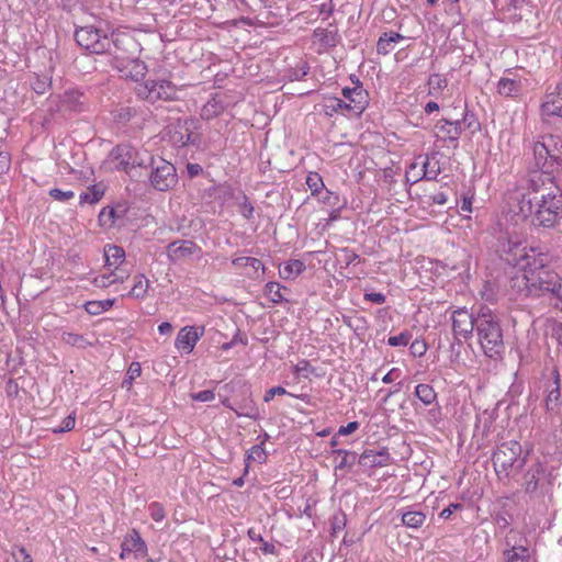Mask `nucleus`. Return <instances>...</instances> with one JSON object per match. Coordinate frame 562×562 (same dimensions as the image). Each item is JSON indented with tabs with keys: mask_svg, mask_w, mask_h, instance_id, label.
Segmentation results:
<instances>
[{
	"mask_svg": "<svg viewBox=\"0 0 562 562\" xmlns=\"http://www.w3.org/2000/svg\"><path fill=\"white\" fill-rule=\"evenodd\" d=\"M531 259L521 265L527 294L541 296L551 294L561 302L562 310V278L550 268L552 256L543 247H530Z\"/></svg>",
	"mask_w": 562,
	"mask_h": 562,
	"instance_id": "obj_1",
	"label": "nucleus"
},
{
	"mask_svg": "<svg viewBox=\"0 0 562 562\" xmlns=\"http://www.w3.org/2000/svg\"><path fill=\"white\" fill-rule=\"evenodd\" d=\"M531 186L538 193L533 222L543 227H553L562 213V193L554 182L546 184L541 177L531 178Z\"/></svg>",
	"mask_w": 562,
	"mask_h": 562,
	"instance_id": "obj_2",
	"label": "nucleus"
},
{
	"mask_svg": "<svg viewBox=\"0 0 562 562\" xmlns=\"http://www.w3.org/2000/svg\"><path fill=\"white\" fill-rule=\"evenodd\" d=\"M475 325L484 353L490 358L499 357L505 350V345L498 317L491 310L482 307L476 314Z\"/></svg>",
	"mask_w": 562,
	"mask_h": 562,
	"instance_id": "obj_3",
	"label": "nucleus"
},
{
	"mask_svg": "<svg viewBox=\"0 0 562 562\" xmlns=\"http://www.w3.org/2000/svg\"><path fill=\"white\" fill-rule=\"evenodd\" d=\"M528 451L522 454V447L517 440L497 445L492 462L497 474L509 475L510 471H520L527 462Z\"/></svg>",
	"mask_w": 562,
	"mask_h": 562,
	"instance_id": "obj_4",
	"label": "nucleus"
},
{
	"mask_svg": "<svg viewBox=\"0 0 562 562\" xmlns=\"http://www.w3.org/2000/svg\"><path fill=\"white\" fill-rule=\"evenodd\" d=\"M196 130L198 121L195 119H178L175 123L168 126L169 140L178 148L191 146L199 149L202 137Z\"/></svg>",
	"mask_w": 562,
	"mask_h": 562,
	"instance_id": "obj_5",
	"label": "nucleus"
},
{
	"mask_svg": "<svg viewBox=\"0 0 562 562\" xmlns=\"http://www.w3.org/2000/svg\"><path fill=\"white\" fill-rule=\"evenodd\" d=\"M74 37L76 43L90 54H105L112 45L108 34L92 25L77 26Z\"/></svg>",
	"mask_w": 562,
	"mask_h": 562,
	"instance_id": "obj_6",
	"label": "nucleus"
},
{
	"mask_svg": "<svg viewBox=\"0 0 562 562\" xmlns=\"http://www.w3.org/2000/svg\"><path fill=\"white\" fill-rule=\"evenodd\" d=\"M138 98L155 103L178 100V87L169 80H146L135 89Z\"/></svg>",
	"mask_w": 562,
	"mask_h": 562,
	"instance_id": "obj_7",
	"label": "nucleus"
},
{
	"mask_svg": "<svg viewBox=\"0 0 562 562\" xmlns=\"http://www.w3.org/2000/svg\"><path fill=\"white\" fill-rule=\"evenodd\" d=\"M147 168L150 167L149 181L151 187L157 191H168L178 182L176 167L169 161L158 157L157 159L149 156Z\"/></svg>",
	"mask_w": 562,
	"mask_h": 562,
	"instance_id": "obj_8",
	"label": "nucleus"
},
{
	"mask_svg": "<svg viewBox=\"0 0 562 562\" xmlns=\"http://www.w3.org/2000/svg\"><path fill=\"white\" fill-rule=\"evenodd\" d=\"M496 252L501 260L512 267H519L520 269L521 265L527 263L531 259L530 249L527 250L526 247L521 246L518 238H514L509 235L498 237Z\"/></svg>",
	"mask_w": 562,
	"mask_h": 562,
	"instance_id": "obj_9",
	"label": "nucleus"
},
{
	"mask_svg": "<svg viewBox=\"0 0 562 562\" xmlns=\"http://www.w3.org/2000/svg\"><path fill=\"white\" fill-rule=\"evenodd\" d=\"M110 41L112 45L105 54L111 56L110 65L115 69L139 53L138 43L128 34H112Z\"/></svg>",
	"mask_w": 562,
	"mask_h": 562,
	"instance_id": "obj_10",
	"label": "nucleus"
},
{
	"mask_svg": "<svg viewBox=\"0 0 562 562\" xmlns=\"http://www.w3.org/2000/svg\"><path fill=\"white\" fill-rule=\"evenodd\" d=\"M111 157L117 161L116 169L125 171L130 177L134 176L132 171L136 167L147 168L139 150L127 143L116 145L111 151Z\"/></svg>",
	"mask_w": 562,
	"mask_h": 562,
	"instance_id": "obj_11",
	"label": "nucleus"
},
{
	"mask_svg": "<svg viewBox=\"0 0 562 562\" xmlns=\"http://www.w3.org/2000/svg\"><path fill=\"white\" fill-rule=\"evenodd\" d=\"M536 188L531 186V178L528 181L527 192H516L514 196L510 198L512 211L516 214L520 215L522 218H527L530 215L535 216L536 203L538 200V193H536Z\"/></svg>",
	"mask_w": 562,
	"mask_h": 562,
	"instance_id": "obj_12",
	"label": "nucleus"
},
{
	"mask_svg": "<svg viewBox=\"0 0 562 562\" xmlns=\"http://www.w3.org/2000/svg\"><path fill=\"white\" fill-rule=\"evenodd\" d=\"M560 172H562V140L555 138L541 172L533 173L531 178L541 177L546 180V184H549V182H554V175Z\"/></svg>",
	"mask_w": 562,
	"mask_h": 562,
	"instance_id": "obj_13",
	"label": "nucleus"
},
{
	"mask_svg": "<svg viewBox=\"0 0 562 562\" xmlns=\"http://www.w3.org/2000/svg\"><path fill=\"white\" fill-rule=\"evenodd\" d=\"M476 315L465 308H459L452 314V331L457 339H469L476 329Z\"/></svg>",
	"mask_w": 562,
	"mask_h": 562,
	"instance_id": "obj_14",
	"label": "nucleus"
},
{
	"mask_svg": "<svg viewBox=\"0 0 562 562\" xmlns=\"http://www.w3.org/2000/svg\"><path fill=\"white\" fill-rule=\"evenodd\" d=\"M342 95L352 103V110L357 114H361L369 104V93L363 89L362 82L357 79L356 86L342 89Z\"/></svg>",
	"mask_w": 562,
	"mask_h": 562,
	"instance_id": "obj_15",
	"label": "nucleus"
},
{
	"mask_svg": "<svg viewBox=\"0 0 562 562\" xmlns=\"http://www.w3.org/2000/svg\"><path fill=\"white\" fill-rule=\"evenodd\" d=\"M548 475V467L544 463L537 461L531 464L524 475L522 486L525 492L529 494L536 492L540 482L546 480Z\"/></svg>",
	"mask_w": 562,
	"mask_h": 562,
	"instance_id": "obj_16",
	"label": "nucleus"
},
{
	"mask_svg": "<svg viewBox=\"0 0 562 562\" xmlns=\"http://www.w3.org/2000/svg\"><path fill=\"white\" fill-rule=\"evenodd\" d=\"M121 78L131 79L135 82L143 80L147 74V65L138 56L128 59L123 66L116 68Z\"/></svg>",
	"mask_w": 562,
	"mask_h": 562,
	"instance_id": "obj_17",
	"label": "nucleus"
},
{
	"mask_svg": "<svg viewBox=\"0 0 562 562\" xmlns=\"http://www.w3.org/2000/svg\"><path fill=\"white\" fill-rule=\"evenodd\" d=\"M553 386L549 390L546 397L547 411L551 414L562 416V393L560 385V374L557 368L552 371Z\"/></svg>",
	"mask_w": 562,
	"mask_h": 562,
	"instance_id": "obj_18",
	"label": "nucleus"
},
{
	"mask_svg": "<svg viewBox=\"0 0 562 562\" xmlns=\"http://www.w3.org/2000/svg\"><path fill=\"white\" fill-rule=\"evenodd\" d=\"M241 394L243 397L239 401H235L234 412L236 415L248 417L254 420L259 419L260 413L255 401L252 400L250 389L246 387Z\"/></svg>",
	"mask_w": 562,
	"mask_h": 562,
	"instance_id": "obj_19",
	"label": "nucleus"
},
{
	"mask_svg": "<svg viewBox=\"0 0 562 562\" xmlns=\"http://www.w3.org/2000/svg\"><path fill=\"white\" fill-rule=\"evenodd\" d=\"M203 333H204L203 327L201 328V331L199 333L198 328L186 326L179 330L175 345L179 350L190 353L193 350V348L195 347L196 341L203 335Z\"/></svg>",
	"mask_w": 562,
	"mask_h": 562,
	"instance_id": "obj_20",
	"label": "nucleus"
},
{
	"mask_svg": "<svg viewBox=\"0 0 562 562\" xmlns=\"http://www.w3.org/2000/svg\"><path fill=\"white\" fill-rule=\"evenodd\" d=\"M541 112L544 115L562 117V82L555 86L554 91L547 93Z\"/></svg>",
	"mask_w": 562,
	"mask_h": 562,
	"instance_id": "obj_21",
	"label": "nucleus"
},
{
	"mask_svg": "<svg viewBox=\"0 0 562 562\" xmlns=\"http://www.w3.org/2000/svg\"><path fill=\"white\" fill-rule=\"evenodd\" d=\"M88 98L78 90H68L61 99V108L66 111L80 113L87 110Z\"/></svg>",
	"mask_w": 562,
	"mask_h": 562,
	"instance_id": "obj_22",
	"label": "nucleus"
},
{
	"mask_svg": "<svg viewBox=\"0 0 562 562\" xmlns=\"http://www.w3.org/2000/svg\"><path fill=\"white\" fill-rule=\"evenodd\" d=\"M168 254L171 258H186L201 252V248L192 240L182 239L171 241L168 246Z\"/></svg>",
	"mask_w": 562,
	"mask_h": 562,
	"instance_id": "obj_23",
	"label": "nucleus"
},
{
	"mask_svg": "<svg viewBox=\"0 0 562 562\" xmlns=\"http://www.w3.org/2000/svg\"><path fill=\"white\" fill-rule=\"evenodd\" d=\"M389 460L390 453L386 448L380 451L364 450L359 457V464L368 468L385 467Z\"/></svg>",
	"mask_w": 562,
	"mask_h": 562,
	"instance_id": "obj_24",
	"label": "nucleus"
},
{
	"mask_svg": "<svg viewBox=\"0 0 562 562\" xmlns=\"http://www.w3.org/2000/svg\"><path fill=\"white\" fill-rule=\"evenodd\" d=\"M313 37L318 40V42L326 47H335L340 40L335 22L329 23L327 29H315L313 32Z\"/></svg>",
	"mask_w": 562,
	"mask_h": 562,
	"instance_id": "obj_25",
	"label": "nucleus"
},
{
	"mask_svg": "<svg viewBox=\"0 0 562 562\" xmlns=\"http://www.w3.org/2000/svg\"><path fill=\"white\" fill-rule=\"evenodd\" d=\"M436 128L439 133H442L446 136V139L449 142L458 143L460 135L462 134L463 127L461 126V121H451L447 119H442L436 124Z\"/></svg>",
	"mask_w": 562,
	"mask_h": 562,
	"instance_id": "obj_26",
	"label": "nucleus"
},
{
	"mask_svg": "<svg viewBox=\"0 0 562 562\" xmlns=\"http://www.w3.org/2000/svg\"><path fill=\"white\" fill-rule=\"evenodd\" d=\"M121 548L123 549V552L127 553L140 552L146 550V543L142 539L139 532L136 529H133L124 537Z\"/></svg>",
	"mask_w": 562,
	"mask_h": 562,
	"instance_id": "obj_27",
	"label": "nucleus"
},
{
	"mask_svg": "<svg viewBox=\"0 0 562 562\" xmlns=\"http://www.w3.org/2000/svg\"><path fill=\"white\" fill-rule=\"evenodd\" d=\"M555 143L553 136L548 137L544 142H537L533 145V156L537 168L541 171L546 160L548 159L549 151L551 150L552 144Z\"/></svg>",
	"mask_w": 562,
	"mask_h": 562,
	"instance_id": "obj_28",
	"label": "nucleus"
},
{
	"mask_svg": "<svg viewBox=\"0 0 562 562\" xmlns=\"http://www.w3.org/2000/svg\"><path fill=\"white\" fill-rule=\"evenodd\" d=\"M402 40H404V36L397 32L391 31V32L383 33L376 43L378 54H381V55L389 54L393 49L392 44H395Z\"/></svg>",
	"mask_w": 562,
	"mask_h": 562,
	"instance_id": "obj_29",
	"label": "nucleus"
},
{
	"mask_svg": "<svg viewBox=\"0 0 562 562\" xmlns=\"http://www.w3.org/2000/svg\"><path fill=\"white\" fill-rule=\"evenodd\" d=\"M505 562H529L530 552L526 546L513 544L504 551Z\"/></svg>",
	"mask_w": 562,
	"mask_h": 562,
	"instance_id": "obj_30",
	"label": "nucleus"
},
{
	"mask_svg": "<svg viewBox=\"0 0 562 562\" xmlns=\"http://www.w3.org/2000/svg\"><path fill=\"white\" fill-rule=\"evenodd\" d=\"M121 206L116 207H103L99 214V222L101 226H114L117 220L122 218L126 212L125 209L120 210Z\"/></svg>",
	"mask_w": 562,
	"mask_h": 562,
	"instance_id": "obj_31",
	"label": "nucleus"
},
{
	"mask_svg": "<svg viewBox=\"0 0 562 562\" xmlns=\"http://www.w3.org/2000/svg\"><path fill=\"white\" fill-rule=\"evenodd\" d=\"M105 265L117 268L125 259V251L121 246L106 245L104 247Z\"/></svg>",
	"mask_w": 562,
	"mask_h": 562,
	"instance_id": "obj_32",
	"label": "nucleus"
},
{
	"mask_svg": "<svg viewBox=\"0 0 562 562\" xmlns=\"http://www.w3.org/2000/svg\"><path fill=\"white\" fill-rule=\"evenodd\" d=\"M521 91L519 80L512 78H501L497 85V92L503 97H517Z\"/></svg>",
	"mask_w": 562,
	"mask_h": 562,
	"instance_id": "obj_33",
	"label": "nucleus"
},
{
	"mask_svg": "<svg viewBox=\"0 0 562 562\" xmlns=\"http://www.w3.org/2000/svg\"><path fill=\"white\" fill-rule=\"evenodd\" d=\"M306 266L303 261L299 259H290L283 263V269L280 270L281 278L289 280L294 279L304 272Z\"/></svg>",
	"mask_w": 562,
	"mask_h": 562,
	"instance_id": "obj_34",
	"label": "nucleus"
},
{
	"mask_svg": "<svg viewBox=\"0 0 562 562\" xmlns=\"http://www.w3.org/2000/svg\"><path fill=\"white\" fill-rule=\"evenodd\" d=\"M224 110L225 106L222 100L217 98H212L203 105L201 110V117L203 120L210 121L221 115L224 112Z\"/></svg>",
	"mask_w": 562,
	"mask_h": 562,
	"instance_id": "obj_35",
	"label": "nucleus"
},
{
	"mask_svg": "<svg viewBox=\"0 0 562 562\" xmlns=\"http://www.w3.org/2000/svg\"><path fill=\"white\" fill-rule=\"evenodd\" d=\"M414 395L425 405L429 406L437 403V393L434 387L426 383H420L415 386Z\"/></svg>",
	"mask_w": 562,
	"mask_h": 562,
	"instance_id": "obj_36",
	"label": "nucleus"
},
{
	"mask_svg": "<svg viewBox=\"0 0 562 562\" xmlns=\"http://www.w3.org/2000/svg\"><path fill=\"white\" fill-rule=\"evenodd\" d=\"M426 521V514L420 510H407L402 514V522L407 528L418 529Z\"/></svg>",
	"mask_w": 562,
	"mask_h": 562,
	"instance_id": "obj_37",
	"label": "nucleus"
},
{
	"mask_svg": "<svg viewBox=\"0 0 562 562\" xmlns=\"http://www.w3.org/2000/svg\"><path fill=\"white\" fill-rule=\"evenodd\" d=\"M333 453L342 456L340 462L336 465V470H350L357 462L359 463L360 456L355 451L334 449Z\"/></svg>",
	"mask_w": 562,
	"mask_h": 562,
	"instance_id": "obj_38",
	"label": "nucleus"
},
{
	"mask_svg": "<svg viewBox=\"0 0 562 562\" xmlns=\"http://www.w3.org/2000/svg\"><path fill=\"white\" fill-rule=\"evenodd\" d=\"M114 299H108L102 301H88L83 305L86 312L90 315H99L108 310H110L114 305Z\"/></svg>",
	"mask_w": 562,
	"mask_h": 562,
	"instance_id": "obj_39",
	"label": "nucleus"
},
{
	"mask_svg": "<svg viewBox=\"0 0 562 562\" xmlns=\"http://www.w3.org/2000/svg\"><path fill=\"white\" fill-rule=\"evenodd\" d=\"M61 340L71 347H77L81 349H85L88 346L93 345V342L88 340L83 335L69 331H64L61 334Z\"/></svg>",
	"mask_w": 562,
	"mask_h": 562,
	"instance_id": "obj_40",
	"label": "nucleus"
},
{
	"mask_svg": "<svg viewBox=\"0 0 562 562\" xmlns=\"http://www.w3.org/2000/svg\"><path fill=\"white\" fill-rule=\"evenodd\" d=\"M281 288L280 283L270 281L265 285V294L272 303L280 304L284 301V297L281 294Z\"/></svg>",
	"mask_w": 562,
	"mask_h": 562,
	"instance_id": "obj_41",
	"label": "nucleus"
},
{
	"mask_svg": "<svg viewBox=\"0 0 562 562\" xmlns=\"http://www.w3.org/2000/svg\"><path fill=\"white\" fill-rule=\"evenodd\" d=\"M136 278L137 280L135 281L130 294L135 299H144L149 288V281L143 274Z\"/></svg>",
	"mask_w": 562,
	"mask_h": 562,
	"instance_id": "obj_42",
	"label": "nucleus"
},
{
	"mask_svg": "<svg viewBox=\"0 0 562 562\" xmlns=\"http://www.w3.org/2000/svg\"><path fill=\"white\" fill-rule=\"evenodd\" d=\"M233 265L235 267H238V268H241V267H250L252 268L256 272L261 269L262 272L265 271V267H263V263L257 259V258H254V257H238V258H235L233 259Z\"/></svg>",
	"mask_w": 562,
	"mask_h": 562,
	"instance_id": "obj_43",
	"label": "nucleus"
},
{
	"mask_svg": "<svg viewBox=\"0 0 562 562\" xmlns=\"http://www.w3.org/2000/svg\"><path fill=\"white\" fill-rule=\"evenodd\" d=\"M142 374V367L139 362H132L125 378L122 382V387L130 390L135 379Z\"/></svg>",
	"mask_w": 562,
	"mask_h": 562,
	"instance_id": "obj_44",
	"label": "nucleus"
},
{
	"mask_svg": "<svg viewBox=\"0 0 562 562\" xmlns=\"http://www.w3.org/2000/svg\"><path fill=\"white\" fill-rule=\"evenodd\" d=\"M423 177L420 179L425 180H436L438 175L441 172L440 166L438 161L431 164L428 158L423 164Z\"/></svg>",
	"mask_w": 562,
	"mask_h": 562,
	"instance_id": "obj_45",
	"label": "nucleus"
},
{
	"mask_svg": "<svg viewBox=\"0 0 562 562\" xmlns=\"http://www.w3.org/2000/svg\"><path fill=\"white\" fill-rule=\"evenodd\" d=\"M448 85V81L446 78L438 74H434L428 79V86H429V93H439L441 92Z\"/></svg>",
	"mask_w": 562,
	"mask_h": 562,
	"instance_id": "obj_46",
	"label": "nucleus"
},
{
	"mask_svg": "<svg viewBox=\"0 0 562 562\" xmlns=\"http://www.w3.org/2000/svg\"><path fill=\"white\" fill-rule=\"evenodd\" d=\"M306 184L312 191V195H318L322 192V189L324 188V182L322 177L317 172H311L306 177Z\"/></svg>",
	"mask_w": 562,
	"mask_h": 562,
	"instance_id": "obj_47",
	"label": "nucleus"
},
{
	"mask_svg": "<svg viewBox=\"0 0 562 562\" xmlns=\"http://www.w3.org/2000/svg\"><path fill=\"white\" fill-rule=\"evenodd\" d=\"M103 195V190H100L97 186H92L88 189V191L82 192L80 194L81 203H97Z\"/></svg>",
	"mask_w": 562,
	"mask_h": 562,
	"instance_id": "obj_48",
	"label": "nucleus"
},
{
	"mask_svg": "<svg viewBox=\"0 0 562 562\" xmlns=\"http://www.w3.org/2000/svg\"><path fill=\"white\" fill-rule=\"evenodd\" d=\"M326 113L331 114V112H338L341 110H352V105L346 103L344 100L333 97L327 100L325 104Z\"/></svg>",
	"mask_w": 562,
	"mask_h": 562,
	"instance_id": "obj_49",
	"label": "nucleus"
},
{
	"mask_svg": "<svg viewBox=\"0 0 562 562\" xmlns=\"http://www.w3.org/2000/svg\"><path fill=\"white\" fill-rule=\"evenodd\" d=\"M52 86L50 80L47 77L36 76L31 82V87L37 94H44Z\"/></svg>",
	"mask_w": 562,
	"mask_h": 562,
	"instance_id": "obj_50",
	"label": "nucleus"
},
{
	"mask_svg": "<svg viewBox=\"0 0 562 562\" xmlns=\"http://www.w3.org/2000/svg\"><path fill=\"white\" fill-rule=\"evenodd\" d=\"M412 339V334L408 330H404L396 336H391L387 339V345L391 347L407 346Z\"/></svg>",
	"mask_w": 562,
	"mask_h": 562,
	"instance_id": "obj_51",
	"label": "nucleus"
},
{
	"mask_svg": "<svg viewBox=\"0 0 562 562\" xmlns=\"http://www.w3.org/2000/svg\"><path fill=\"white\" fill-rule=\"evenodd\" d=\"M257 461L258 463H263L267 459V453L261 445H256L250 449V452L247 454L246 462L249 460Z\"/></svg>",
	"mask_w": 562,
	"mask_h": 562,
	"instance_id": "obj_52",
	"label": "nucleus"
},
{
	"mask_svg": "<svg viewBox=\"0 0 562 562\" xmlns=\"http://www.w3.org/2000/svg\"><path fill=\"white\" fill-rule=\"evenodd\" d=\"M310 67L307 63L303 61L300 66L289 70V79L291 81L302 80L308 74Z\"/></svg>",
	"mask_w": 562,
	"mask_h": 562,
	"instance_id": "obj_53",
	"label": "nucleus"
},
{
	"mask_svg": "<svg viewBox=\"0 0 562 562\" xmlns=\"http://www.w3.org/2000/svg\"><path fill=\"white\" fill-rule=\"evenodd\" d=\"M149 515L155 521H161L166 517L164 506L158 502H153L148 506Z\"/></svg>",
	"mask_w": 562,
	"mask_h": 562,
	"instance_id": "obj_54",
	"label": "nucleus"
},
{
	"mask_svg": "<svg viewBox=\"0 0 562 562\" xmlns=\"http://www.w3.org/2000/svg\"><path fill=\"white\" fill-rule=\"evenodd\" d=\"M48 195L56 201L64 202V201H68L70 199H72L75 196V193H74V191H70V190L63 191L58 188H54L48 191Z\"/></svg>",
	"mask_w": 562,
	"mask_h": 562,
	"instance_id": "obj_55",
	"label": "nucleus"
},
{
	"mask_svg": "<svg viewBox=\"0 0 562 562\" xmlns=\"http://www.w3.org/2000/svg\"><path fill=\"white\" fill-rule=\"evenodd\" d=\"M460 121L461 125L465 124L468 128H473L472 132L480 128V123L476 122L474 113L468 110L464 111V114Z\"/></svg>",
	"mask_w": 562,
	"mask_h": 562,
	"instance_id": "obj_56",
	"label": "nucleus"
},
{
	"mask_svg": "<svg viewBox=\"0 0 562 562\" xmlns=\"http://www.w3.org/2000/svg\"><path fill=\"white\" fill-rule=\"evenodd\" d=\"M411 353L414 357H422L427 351V345L424 340L415 339L409 346Z\"/></svg>",
	"mask_w": 562,
	"mask_h": 562,
	"instance_id": "obj_57",
	"label": "nucleus"
},
{
	"mask_svg": "<svg viewBox=\"0 0 562 562\" xmlns=\"http://www.w3.org/2000/svg\"><path fill=\"white\" fill-rule=\"evenodd\" d=\"M243 199L244 201L239 205V212L246 220H250L254 215V206L246 195H244Z\"/></svg>",
	"mask_w": 562,
	"mask_h": 562,
	"instance_id": "obj_58",
	"label": "nucleus"
},
{
	"mask_svg": "<svg viewBox=\"0 0 562 562\" xmlns=\"http://www.w3.org/2000/svg\"><path fill=\"white\" fill-rule=\"evenodd\" d=\"M315 369L311 366V363L303 359L301 361L297 362V364L294 367V370L293 372L295 374H301L303 375L304 378H307V374H305L304 372H311V373H314Z\"/></svg>",
	"mask_w": 562,
	"mask_h": 562,
	"instance_id": "obj_59",
	"label": "nucleus"
},
{
	"mask_svg": "<svg viewBox=\"0 0 562 562\" xmlns=\"http://www.w3.org/2000/svg\"><path fill=\"white\" fill-rule=\"evenodd\" d=\"M191 398L199 402H210L215 398V393L212 390H203L198 393H192Z\"/></svg>",
	"mask_w": 562,
	"mask_h": 562,
	"instance_id": "obj_60",
	"label": "nucleus"
},
{
	"mask_svg": "<svg viewBox=\"0 0 562 562\" xmlns=\"http://www.w3.org/2000/svg\"><path fill=\"white\" fill-rule=\"evenodd\" d=\"M75 424L76 415L75 413H72L63 419L60 428L58 430H55V432L70 431L75 428Z\"/></svg>",
	"mask_w": 562,
	"mask_h": 562,
	"instance_id": "obj_61",
	"label": "nucleus"
},
{
	"mask_svg": "<svg viewBox=\"0 0 562 562\" xmlns=\"http://www.w3.org/2000/svg\"><path fill=\"white\" fill-rule=\"evenodd\" d=\"M285 394H288V391L283 386H274L266 391L263 401L269 403L270 401L273 400L274 396Z\"/></svg>",
	"mask_w": 562,
	"mask_h": 562,
	"instance_id": "obj_62",
	"label": "nucleus"
},
{
	"mask_svg": "<svg viewBox=\"0 0 562 562\" xmlns=\"http://www.w3.org/2000/svg\"><path fill=\"white\" fill-rule=\"evenodd\" d=\"M334 11L335 4L333 3V0H329L318 5L319 14L324 15L323 20H327L330 15H333Z\"/></svg>",
	"mask_w": 562,
	"mask_h": 562,
	"instance_id": "obj_63",
	"label": "nucleus"
},
{
	"mask_svg": "<svg viewBox=\"0 0 562 562\" xmlns=\"http://www.w3.org/2000/svg\"><path fill=\"white\" fill-rule=\"evenodd\" d=\"M358 428H359L358 422H350L346 426H340L337 431V435L338 436H348V435L355 432Z\"/></svg>",
	"mask_w": 562,
	"mask_h": 562,
	"instance_id": "obj_64",
	"label": "nucleus"
}]
</instances>
